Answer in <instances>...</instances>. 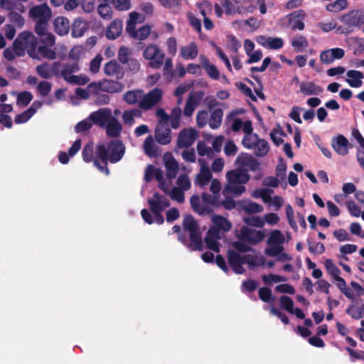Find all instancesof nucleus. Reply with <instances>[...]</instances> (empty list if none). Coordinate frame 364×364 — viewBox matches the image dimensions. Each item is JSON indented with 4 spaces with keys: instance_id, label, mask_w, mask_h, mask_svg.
I'll list each match as a JSON object with an SVG mask.
<instances>
[{
    "instance_id": "bf43d9fd",
    "label": "nucleus",
    "mask_w": 364,
    "mask_h": 364,
    "mask_svg": "<svg viewBox=\"0 0 364 364\" xmlns=\"http://www.w3.org/2000/svg\"><path fill=\"white\" fill-rule=\"evenodd\" d=\"M244 222L250 226L256 228H262L264 225V221L259 216L246 217Z\"/></svg>"
},
{
    "instance_id": "b1692460",
    "label": "nucleus",
    "mask_w": 364,
    "mask_h": 364,
    "mask_svg": "<svg viewBox=\"0 0 364 364\" xmlns=\"http://www.w3.org/2000/svg\"><path fill=\"white\" fill-rule=\"evenodd\" d=\"M323 91V88L314 82L304 81L300 85V92L305 95H318Z\"/></svg>"
},
{
    "instance_id": "72a5a7b5",
    "label": "nucleus",
    "mask_w": 364,
    "mask_h": 364,
    "mask_svg": "<svg viewBox=\"0 0 364 364\" xmlns=\"http://www.w3.org/2000/svg\"><path fill=\"white\" fill-rule=\"evenodd\" d=\"M212 178V173L208 168L203 167L197 175L196 183L200 187H204Z\"/></svg>"
},
{
    "instance_id": "4468645a",
    "label": "nucleus",
    "mask_w": 364,
    "mask_h": 364,
    "mask_svg": "<svg viewBox=\"0 0 364 364\" xmlns=\"http://www.w3.org/2000/svg\"><path fill=\"white\" fill-rule=\"evenodd\" d=\"M341 21L350 26H359L364 23V10L355 9L341 16Z\"/></svg>"
},
{
    "instance_id": "8fccbe9b",
    "label": "nucleus",
    "mask_w": 364,
    "mask_h": 364,
    "mask_svg": "<svg viewBox=\"0 0 364 364\" xmlns=\"http://www.w3.org/2000/svg\"><path fill=\"white\" fill-rule=\"evenodd\" d=\"M284 242V237L279 230H274L272 232L268 241V245H282Z\"/></svg>"
},
{
    "instance_id": "09e8293b",
    "label": "nucleus",
    "mask_w": 364,
    "mask_h": 364,
    "mask_svg": "<svg viewBox=\"0 0 364 364\" xmlns=\"http://www.w3.org/2000/svg\"><path fill=\"white\" fill-rule=\"evenodd\" d=\"M291 45L295 50L299 52L301 51L302 48H307L309 46V42L305 36H299L291 41Z\"/></svg>"
},
{
    "instance_id": "f3484780",
    "label": "nucleus",
    "mask_w": 364,
    "mask_h": 364,
    "mask_svg": "<svg viewBox=\"0 0 364 364\" xmlns=\"http://www.w3.org/2000/svg\"><path fill=\"white\" fill-rule=\"evenodd\" d=\"M111 117H112L111 109L105 107L92 112L89 116V119L93 124L101 127H104Z\"/></svg>"
},
{
    "instance_id": "69168bd1",
    "label": "nucleus",
    "mask_w": 364,
    "mask_h": 364,
    "mask_svg": "<svg viewBox=\"0 0 364 364\" xmlns=\"http://www.w3.org/2000/svg\"><path fill=\"white\" fill-rule=\"evenodd\" d=\"M33 95L28 91H23L21 92L17 97V103L23 106H27L32 100Z\"/></svg>"
},
{
    "instance_id": "864d4df0",
    "label": "nucleus",
    "mask_w": 364,
    "mask_h": 364,
    "mask_svg": "<svg viewBox=\"0 0 364 364\" xmlns=\"http://www.w3.org/2000/svg\"><path fill=\"white\" fill-rule=\"evenodd\" d=\"M183 191H184L179 188L173 187L172 190L169 191L168 195L172 200H176L179 203H183L185 201V195Z\"/></svg>"
},
{
    "instance_id": "423d86ee",
    "label": "nucleus",
    "mask_w": 364,
    "mask_h": 364,
    "mask_svg": "<svg viewBox=\"0 0 364 364\" xmlns=\"http://www.w3.org/2000/svg\"><path fill=\"white\" fill-rule=\"evenodd\" d=\"M148 205L151 212L153 213L156 223L161 225L164 222V216L161 212L166 208L170 207L169 200L159 193H155L152 198L147 200Z\"/></svg>"
},
{
    "instance_id": "7ed1b4c3",
    "label": "nucleus",
    "mask_w": 364,
    "mask_h": 364,
    "mask_svg": "<svg viewBox=\"0 0 364 364\" xmlns=\"http://www.w3.org/2000/svg\"><path fill=\"white\" fill-rule=\"evenodd\" d=\"M38 39L30 31H23L15 39L13 43V49L18 56H23L26 51L28 55L35 59L37 58L36 47Z\"/></svg>"
},
{
    "instance_id": "a19ab883",
    "label": "nucleus",
    "mask_w": 364,
    "mask_h": 364,
    "mask_svg": "<svg viewBox=\"0 0 364 364\" xmlns=\"http://www.w3.org/2000/svg\"><path fill=\"white\" fill-rule=\"evenodd\" d=\"M144 148L148 156H155L156 155V146L152 136H149L146 138L144 142Z\"/></svg>"
},
{
    "instance_id": "c03bdc74",
    "label": "nucleus",
    "mask_w": 364,
    "mask_h": 364,
    "mask_svg": "<svg viewBox=\"0 0 364 364\" xmlns=\"http://www.w3.org/2000/svg\"><path fill=\"white\" fill-rule=\"evenodd\" d=\"M35 114V110L33 108H28L21 114L16 115L14 122L16 124H23L28 121L32 116Z\"/></svg>"
},
{
    "instance_id": "6e6552de",
    "label": "nucleus",
    "mask_w": 364,
    "mask_h": 364,
    "mask_svg": "<svg viewBox=\"0 0 364 364\" xmlns=\"http://www.w3.org/2000/svg\"><path fill=\"white\" fill-rule=\"evenodd\" d=\"M264 233L262 230H257L247 226H242L237 237L240 240L247 242L249 245H255L262 241L264 238Z\"/></svg>"
},
{
    "instance_id": "6ab92c4d",
    "label": "nucleus",
    "mask_w": 364,
    "mask_h": 364,
    "mask_svg": "<svg viewBox=\"0 0 364 364\" xmlns=\"http://www.w3.org/2000/svg\"><path fill=\"white\" fill-rule=\"evenodd\" d=\"M155 138L161 145L168 144L171 141V130L164 124H159L155 129Z\"/></svg>"
},
{
    "instance_id": "c756f323",
    "label": "nucleus",
    "mask_w": 364,
    "mask_h": 364,
    "mask_svg": "<svg viewBox=\"0 0 364 364\" xmlns=\"http://www.w3.org/2000/svg\"><path fill=\"white\" fill-rule=\"evenodd\" d=\"M180 53L181 57L185 60L196 58L198 53L196 43L191 42L188 46L181 47Z\"/></svg>"
},
{
    "instance_id": "2eb2a0df",
    "label": "nucleus",
    "mask_w": 364,
    "mask_h": 364,
    "mask_svg": "<svg viewBox=\"0 0 364 364\" xmlns=\"http://www.w3.org/2000/svg\"><path fill=\"white\" fill-rule=\"evenodd\" d=\"M227 257L228 264L235 273L242 274L245 272V270L242 267L244 255H241L235 250H229Z\"/></svg>"
},
{
    "instance_id": "0e129e2a",
    "label": "nucleus",
    "mask_w": 364,
    "mask_h": 364,
    "mask_svg": "<svg viewBox=\"0 0 364 364\" xmlns=\"http://www.w3.org/2000/svg\"><path fill=\"white\" fill-rule=\"evenodd\" d=\"M112 4L118 11H127L131 8L130 0H112Z\"/></svg>"
},
{
    "instance_id": "ddd939ff",
    "label": "nucleus",
    "mask_w": 364,
    "mask_h": 364,
    "mask_svg": "<svg viewBox=\"0 0 364 364\" xmlns=\"http://www.w3.org/2000/svg\"><path fill=\"white\" fill-rule=\"evenodd\" d=\"M102 88V87L97 82H92L90 83L91 100L97 105H107L110 101L109 96L106 94V92H104Z\"/></svg>"
},
{
    "instance_id": "13d9d810",
    "label": "nucleus",
    "mask_w": 364,
    "mask_h": 364,
    "mask_svg": "<svg viewBox=\"0 0 364 364\" xmlns=\"http://www.w3.org/2000/svg\"><path fill=\"white\" fill-rule=\"evenodd\" d=\"M309 252L312 254L321 255L325 252V246L321 242H310L308 241Z\"/></svg>"
},
{
    "instance_id": "ea45409f",
    "label": "nucleus",
    "mask_w": 364,
    "mask_h": 364,
    "mask_svg": "<svg viewBox=\"0 0 364 364\" xmlns=\"http://www.w3.org/2000/svg\"><path fill=\"white\" fill-rule=\"evenodd\" d=\"M259 139V136L257 134H245L242 141V144L245 148L252 149L256 146Z\"/></svg>"
},
{
    "instance_id": "1a4fd4ad",
    "label": "nucleus",
    "mask_w": 364,
    "mask_h": 364,
    "mask_svg": "<svg viewBox=\"0 0 364 364\" xmlns=\"http://www.w3.org/2000/svg\"><path fill=\"white\" fill-rule=\"evenodd\" d=\"M82 157L85 162H92L95 167H96L100 172L104 173L106 176L109 175V169L106 166H102L100 159L95 155L94 157L93 144H86L82 151Z\"/></svg>"
},
{
    "instance_id": "e2e57ef3",
    "label": "nucleus",
    "mask_w": 364,
    "mask_h": 364,
    "mask_svg": "<svg viewBox=\"0 0 364 364\" xmlns=\"http://www.w3.org/2000/svg\"><path fill=\"white\" fill-rule=\"evenodd\" d=\"M287 277L284 276H280L277 274H270L268 275H264L262 276V280L266 284H269L272 282H286Z\"/></svg>"
},
{
    "instance_id": "2f4dec72",
    "label": "nucleus",
    "mask_w": 364,
    "mask_h": 364,
    "mask_svg": "<svg viewBox=\"0 0 364 364\" xmlns=\"http://www.w3.org/2000/svg\"><path fill=\"white\" fill-rule=\"evenodd\" d=\"M165 166L166 168V176L169 179L176 178L178 171V164L176 160L171 157L165 162Z\"/></svg>"
},
{
    "instance_id": "393cba45",
    "label": "nucleus",
    "mask_w": 364,
    "mask_h": 364,
    "mask_svg": "<svg viewBox=\"0 0 364 364\" xmlns=\"http://www.w3.org/2000/svg\"><path fill=\"white\" fill-rule=\"evenodd\" d=\"M55 31L59 35V36H65L68 34L70 28V21L68 18L65 16H58L55 18L53 22Z\"/></svg>"
},
{
    "instance_id": "5701e85b",
    "label": "nucleus",
    "mask_w": 364,
    "mask_h": 364,
    "mask_svg": "<svg viewBox=\"0 0 364 364\" xmlns=\"http://www.w3.org/2000/svg\"><path fill=\"white\" fill-rule=\"evenodd\" d=\"M123 23L122 20L115 19L111 22L106 31V37L109 40L118 38L122 31Z\"/></svg>"
},
{
    "instance_id": "338daca9",
    "label": "nucleus",
    "mask_w": 364,
    "mask_h": 364,
    "mask_svg": "<svg viewBox=\"0 0 364 364\" xmlns=\"http://www.w3.org/2000/svg\"><path fill=\"white\" fill-rule=\"evenodd\" d=\"M92 126V122L90 119H85L78 122L75 127V131L77 133H81L88 131Z\"/></svg>"
},
{
    "instance_id": "79ce46f5",
    "label": "nucleus",
    "mask_w": 364,
    "mask_h": 364,
    "mask_svg": "<svg viewBox=\"0 0 364 364\" xmlns=\"http://www.w3.org/2000/svg\"><path fill=\"white\" fill-rule=\"evenodd\" d=\"M255 149V154L257 156H264L269 151V144L265 139H259L256 146L253 148Z\"/></svg>"
},
{
    "instance_id": "4be33fe9",
    "label": "nucleus",
    "mask_w": 364,
    "mask_h": 364,
    "mask_svg": "<svg viewBox=\"0 0 364 364\" xmlns=\"http://www.w3.org/2000/svg\"><path fill=\"white\" fill-rule=\"evenodd\" d=\"M106 134L108 136L116 138L119 136L122 130V126L119 120L114 116L105 124Z\"/></svg>"
},
{
    "instance_id": "bb28decb",
    "label": "nucleus",
    "mask_w": 364,
    "mask_h": 364,
    "mask_svg": "<svg viewBox=\"0 0 364 364\" xmlns=\"http://www.w3.org/2000/svg\"><path fill=\"white\" fill-rule=\"evenodd\" d=\"M346 75L349 77L346 79V82L351 87H360L362 85V79L364 77L362 72L350 70L347 72Z\"/></svg>"
},
{
    "instance_id": "9b49d317",
    "label": "nucleus",
    "mask_w": 364,
    "mask_h": 364,
    "mask_svg": "<svg viewBox=\"0 0 364 364\" xmlns=\"http://www.w3.org/2000/svg\"><path fill=\"white\" fill-rule=\"evenodd\" d=\"M306 17V12L299 9L294 11L286 16L287 20V27L291 28L292 31H303L305 28L304 19Z\"/></svg>"
},
{
    "instance_id": "58836bf2",
    "label": "nucleus",
    "mask_w": 364,
    "mask_h": 364,
    "mask_svg": "<svg viewBox=\"0 0 364 364\" xmlns=\"http://www.w3.org/2000/svg\"><path fill=\"white\" fill-rule=\"evenodd\" d=\"M36 73L43 79H51L50 66L48 63H43L36 66Z\"/></svg>"
},
{
    "instance_id": "4d7b16f0",
    "label": "nucleus",
    "mask_w": 364,
    "mask_h": 364,
    "mask_svg": "<svg viewBox=\"0 0 364 364\" xmlns=\"http://www.w3.org/2000/svg\"><path fill=\"white\" fill-rule=\"evenodd\" d=\"M90 78L85 75H72L69 77L65 81L73 85H84L87 84Z\"/></svg>"
},
{
    "instance_id": "cd10ccee",
    "label": "nucleus",
    "mask_w": 364,
    "mask_h": 364,
    "mask_svg": "<svg viewBox=\"0 0 364 364\" xmlns=\"http://www.w3.org/2000/svg\"><path fill=\"white\" fill-rule=\"evenodd\" d=\"M87 30V23L82 18H76L72 25V36L74 38H80Z\"/></svg>"
},
{
    "instance_id": "603ef678",
    "label": "nucleus",
    "mask_w": 364,
    "mask_h": 364,
    "mask_svg": "<svg viewBox=\"0 0 364 364\" xmlns=\"http://www.w3.org/2000/svg\"><path fill=\"white\" fill-rule=\"evenodd\" d=\"M279 301L281 307L284 310L287 311L289 314H294V301L289 296H282Z\"/></svg>"
},
{
    "instance_id": "de8ad7c7",
    "label": "nucleus",
    "mask_w": 364,
    "mask_h": 364,
    "mask_svg": "<svg viewBox=\"0 0 364 364\" xmlns=\"http://www.w3.org/2000/svg\"><path fill=\"white\" fill-rule=\"evenodd\" d=\"M252 159V156L247 153H241L235 160V165L237 168L247 169L246 166Z\"/></svg>"
},
{
    "instance_id": "a878e982",
    "label": "nucleus",
    "mask_w": 364,
    "mask_h": 364,
    "mask_svg": "<svg viewBox=\"0 0 364 364\" xmlns=\"http://www.w3.org/2000/svg\"><path fill=\"white\" fill-rule=\"evenodd\" d=\"M349 142L343 135H338L336 138V141L332 142V146L336 152L339 155L345 156L348 153V146Z\"/></svg>"
},
{
    "instance_id": "39448f33",
    "label": "nucleus",
    "mask_w": 364,
    "mask_h": 364,
    "mask_svg": "<svg viewBox=\"0 0 364 364\" xmlns=\"http://www.w3.org/2000/svg\"><path fill=\"white\" fill-rule=\"evenodd\" d=\"M183 228L188 232L190 240L193 242L196 249L198 251L203 250V243L202 241V232L196 220L191 215H186L183 220Z\"/></svg>"
},
{
    "instance_id": "0eeeda50",
    "label": "nucleus",
    "mask_w": 364,
    "mask_h": 364,
    "mask_svg": "<svg viewBox=\"0 0 364 364\" xmlns=\"http://www.w3.org/2000/svg\"><path fill=\"white\" fill-rule=\"evenodd\" d=\"M143 57L149 61L150 68L159 69L164 65L165 53L158 46L149 44L144 50Z\"/></svg>"
},
{
    "instance_id": "37998d69",
    "label": "nucleus",
    "mask_w": 364,
    "mask_h": 364,
    "mask_svg": "<svg viewBox=\"0 0 364 364\" xmlns=\"http://www.w3.org/2000/svg\"><path fill=\"white\" fill-rule=\"evenodd\" d=\"M259 298L264 302L273 303L274 298L272 296V290L269 287H261L258 291Z\"/></svg>"
},
{
    "instance_id": "e433bc0d",
    "label": "nucleus",
    "mask_w": 364,
    "mask_h": 364,
    "mask_svg": "<svg viewBox=\"0 0 364 364\" xmlns=\"http://www.w3.org/2000/svg\"><path fill=\"white\" fill-rule=\"evenodd\" d=\"M213 223L220 230L225 232L230 230L232 228V224L224 217L218 215H215L212 218Z\"/></svg>"
},
{
    "instance_id": "052dcab7",
    "label": "nucleus",
    "mask_w": 364,
    "mask_h": 364,
    "mask_svg": "<svg viewBox=\"0 0 364 364\" xmlns=\"http://www.w3.org/2000/svg\"><path fill=\"white\" fill-rule=\"evenodd\" d=\"M52 84L48 81H41L37 86L38 93L43 96H47L51 91Z\"/></svg>"
},
{
    "instance_id": "473e14b6",
    "label": "nucleus",
    "mask_w": 364,
    "mask_h": 364,
    "mask_svg": "<svg viewBox=\"0 0 364 364\" xmlns=\"http://www.w3.org/2000/svg\"><path fill=\"white\" fill-rule=\"evenodd\" d=\"M141 112L138 109L126 110L122 114V120L127 125L132 126L134 123V117H140Z\"/></svg>"
},
{
    "instance_id": "774afa93",
    "label": "nucleus",
    "mask_w": 364,
    "mask_h": 364,
    "mask_svg": "<svg viewBox=\"0 0 364 364\" xmlns=\"http://www.w3.org/2000/svg\"><path fill=\"white\" fill-rule=\"evenodd\" d=\"M35 32L40 36H43L47 33L48 21H35Z\"/></svg>"
},
{
    "instance_id": "6e6d98bb",
    "label": "nucleus",
    "mask_w": 364,
    "mask_h": 364,
    "mask_svg": "<svg viewBox=\"0 0 364 364\" xmlns=\"http://www.w3.org/2000/svg\"><path fill=\"white\" fill-rule=\"evenodd\" d=\"M251 245H249L247 242L240 240L232 242V247L236 250L238 253H246L252 251Z\"/></svg>"
},
{
    "instance_id": "680f3d73",
    "label": "nucleus",
    "mask_w": 364,
    "mask_h": 364,
    "mask_svg": "<svg viewBox=\"0 0 364 364\" xmlns=\"http://www.w3.org/2000/svg\"><path fill=\"white\" fill-rule=\"evenodd\" d=\"M178 188L183 191H188L191 188V181L186 174H181L177 179Z\"/></svg>"
},
{
    "instance_id": "9d476101",
    "label": "nucleus",
    "mask_w": 364,
    "mask_h": 364,
    "mask_svg": "<svg viewBox=\"0 0 364 364\" xmlns=\"http://www.w3.org/2000/svg\"><path fill=\"white\" fill-rule=\"evenodd\" d=\"M162 99V90L159 88H154L147 94L143 92L140 102V109L147 111L155 107Z\"/></svg>"
},
{
    "instance_id": "f8f14e48",
    "label": "nucleus",
    "mask_w": 364,
    "mask_h": 364,
    "mask_svg": "<svg viewBox=\"0 0 364 364\" xmlns=\"http://www.w3.org/2000/svg\"><path fill=\"white\" fill-rule=\"evenodd\" d=\"M198 137V133L195 129H183L178 136L177 146L179 149L188 148L193 144Z\"/></svg>"
},
{
    "instance_id": "412c9836",
    "label": "nucleus",
    "mask_w": 364,
    "mask_h": 364,
    "mask_svg": "<svg viewBox=\"0 0 364 364\" xmlns=\"http://www.w3.org/2000/svg\"><path fill=\"white\" fill-rule=\"evenodd\" d=\"M104 72L108 76H116L118 80L124 76L123 68L116 60L107 63L104 67Z\"/></svg>"
},
{
    "instance_id": "f704fd0d",
    "label": "nucleus",
    "mask_w": 364,
    "mask_h": 364,
    "mask_svg": "<svg viewBox=\"0 0 364 364\" xmlns=\"http://www.w3.org/2000/svg\"><path fill=\"white\" fill-rule=\"evenodd\" d=\"M241 208L247 214L259 213L263 211L262 205L252 201L247 203L240 202Z\"/></svg>"
},
{
    "instance_id": "dca6fc26",
    "label": "nucleus",
    "mask_w": 364,
    "mask_h": 364,
    "mask_svg": "<svg viewBox=\"0 0 364 364\" xmlns=\"http://www.w3.org/2000/svg\"><path fill=\"white\" fill-rule=\"evenodd\" d=\"M204 92L202 91L191 92L186 100L185 107L183 109V114L186 117H191L196 108L202 100Z\"/></svg>"
},
{
    "instance_id": "f257e3e1",
    "label": "nucleus",
    "mask_w": 364,
    "mask_h": 364,
    "mask_svg": "<svg viewBox=\"0 0 364 364\" xmlns=\"http://www.w3.org/2000/svg\"><path fill=\"white\" fill-rule=\"evenodd\" d=\"M125 153V146L120 140H112L107 145L98 144L95 154L100 159L102 166H107L108 162L115 164L119 161Z\"/></svg>"
},
{
    "instance_id": "7c9ffc66",
    "label": "nucleus",
    "mask_w": 364,
    "mask_h": 364,
    "mask_svg": "<svg viewBox=\"0 0 364 364\" xmlns=\"http://www.w3.org/2000/svg\"><path fill=\"white\" fill-rule=\"evenodd\" d=\"M223 117V109L220 108L215 109L211 112L210 117L209 118V126L213 129L219 128L222 123Z\"/></svg>"
},
{
    "instance_id": "c9c22d12",
    "label": "nucleus",
    "mask_w": 364,
    "mask_h": 364,
    "mask_svg": "<svg viewBox=\"0 0 364 364\" xmlns=\"http://www.w3.org/2000/svg\"><path fill=\"white\" fill-rule=\"evenodd\" d=\"M80 70L77 63H66L63 65V69L61 70V77L65 80L71 77L72 73H76Z\"/></svg>"
},
{
    "instance_id": "f03ea898",
    "label": "nucleus",
    "mask_w": 364,
    "mask_h": 364,
    "mask_svg": "<svg viewBox=\"0 0 364 364\" xmlns=\"http://www.w3.org/2000/svg\"><path fill=\"white\" fill-rule=\"evenodd\" d=\"M226 178L228 183L223 191V196L233 194L239 196L245 191L244 184L249 181L250 176L247 169L236 168L228 171Z\"/></svg>"
},
{
    "instance_id": "c85d7f7f",
    "label": "nucleus",
    "mask_w": 364,
    "mask_h": 364,
    "mask_svg": "<svg viewBox=\"0 0 364 364\" xmlns=\"http://www.w3.org/2000/svg\"><path fill=\"white\" fill-rule=\"evenodd\" d=\"M141 97H143L142 90H129L123 95V100L129 105L139 104L140 107Z\"/></svg>"
},
{
    "instance_id": "a211bd4d",
    "label": "nucleus",
    "mask_w": 364,
    "mask_h": 364,
    "mask_svg": "<svg viewBox=\"0 0 364 364\" xmlns=\"http://www.w3.org/2000/svg\"><path fill=\"white\" fill-rule=\"evenodd\" d=\"M29 14L33 21H49L52 13L48 4L44 3L32 7Z\"/></svg>"
},
{
    "instance_id": "3c124183",
    "label": "nucleus",
    "mask_w": 364,
    "mask_h": 364,
    "mask_svg": "<svg viewBox=\"0 0 364 364\" xmlns=\"http://www.w3.org/2000/svg\"><path fill=\"white\" fill-rule=\"evenodd\" d=\"M211 233L210 230H208V235L205 237L204 241L206 244L208 249H210L215 252H220V247L218 242L213 236L210 235Z\"/></svg>"
},
{
    "instance_id": "5fc2aeb1",
    "label": "nucleus",
    "mask_w": 364,
    "mask_h": 364,
    "mask_svg": "<svg viewBox=\"0 0 364 364\" xmlns=\"http://www.w3.org/2000/svg\"><path fill=\"white\" fill-rule=\"evenodd\" d=\"M325 267L333 279L339 276L341 271L331 259H326L324 262Z\"/></svg>"
},
{
    "instance_id": "aec40b11",
    "label": "nucleus",
    "mask_w": 364,
    "mask_h": 364,
    "mask_svg": "<svg viewBox=\"0 0 364 364\" xmlns=\"http://www.w3.org/2000/svg\"><path fill=\"white\" fill-rule=\"evenodd\" d=\"M97 82L102 87V90L107 93L113 94L120 92L124 89V85L119 81L103 80Z\"/></svg>"
},
{
    "instance_id": "49530a36",
    "label": "nucleus",
    "mask_w": 364,
    "mask_h": 364,
    "mask_svg": "<svg viewBox=\"0 0 364 364\" xmlns=\"http://www.w3.org/2000/svg\"><path fill=\"white\" fill-rule=\"evenodd\" d=\"M347 6V0H336L333 3L328 4L326 6V9L331 12H339L340 11L346 9Z\"/></svg>"
},
{
    "instance_id": "4c0bfd02",
    "label": "nucleus",
    "mask_w": 364,
    "mask_h": 364,
    "mask_svg": "<svg viewBox=\"0 0 364 364\" xmlns=\"http://www.w3.org/2000/svg\"><path fill=\"white\" fill-rule=\"evenodd\" d=\"M37 51V58H38V55L44 58H47L48 60H54L56 58V53L51 48H48L47 46H40L36 47Z\"/></svg>"
},
{
    "instance_id": "20e7f679",
    "label": "nucleus",
    "mask_w": 364,
    "mask_h": 364,
    "mask_svg": "<svg viewBox=\"0 0 364 364\" xmlns=\"http://www.w3.org/2000/svg\"><path fill=\"white\" fill-rule=\"evenodd\" d=\"M201 199L203 204L200 203V198L197 195L192 196L190 199L191 205L193 211L200 215L212 214L213 210L210 205L216 208L220 206L219 195H210L204 192L201 194Z\"/></svg>"
},
{
    "instance_id": "a18cd8bd",
    "label": "nucleus",
    "mask_w": 364,
    "mask_h": 364,
    "mask_svg": "<svg viewBox=\"0 0 364 364\" xmlns=\"http://www.w3.org/2000/svg\"><path fill=\"white\" fill-rule=\"evenodd\" d=\"M97 12L104 19L109 20L112 17V9L109 4H100L97 7Z\"/></svg>"
}]
</instances>
